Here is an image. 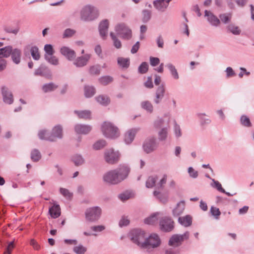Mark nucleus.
<instances>
[{
  "label": "nucleus",
  "mask_w": 254,
  "mask_h": 254,
  "mask_svg": "<svg viewBox=\"0 0 254 254\" xmlns=\"http://www.w3.org/2000/svg\"><path fill=\"white\" fill-rule=\"evenodd\" d=\"M168 176L167 174H164L162 178L158 183H156L158 180L157 175H153L148 177L146 182V187L147 188H152L155 187L156 190L153 192L155 196L158 198L163 203H165L167 201V198L163 196V194L159 190H163L165 184H166Z\"/></svg>",
  "instance_id": "obj_1"
},
{
  "label": "nucleus",
  "mask_w": 254,
  "mask_h": 254,
  "mask_svg": "<svg viewBox=\"0 0 254 254\" xmlns=\"http://www.w3.org/2000/svg\"><path fill=\"white\" fill-rule=\"evenodd\" d=\"M80 19L84 21H93L98 18L99 15L98 9L92 5L83 6L80 12Z\"/></svg>",
  "instance_id": "obj_2"
},
{
  "label": "nucleus",
  "mask_w": 254,
  "mask_h": 254,
  "mask_svg": "<svg viewBox=\"0 0 254 254\" xmlns=\"http://www.w3.org/2000/svg\"><path fill=\"white\" fill-rule=\"evenodd\" d=\"M161 244L159 237L156 234L147 236L145 241L141 245V249L145 250L148 253H151L154 249L158 248Z\"/></svg>",
  "instance_id": "obj_3"
},
{
  "label": "nucleus",
  "mask_w": 254,
  "mask_h": 254,
  "mask_svg": "<svg viewBox=\"0 0 254 254\" xmlns=\"http://www.w3.org/2000/svg\"><path fill=\"white\" fill-rule=\"evenodd\" d=\"M101 129L104 135L107 138L115 139L120 134L118 128L109 122H104Z\"/></svg>",
  "instance_id": "obj_4"
},
{
  "label": "nucleus",
  "mask_w": 254,
  "mask_h": 254,
  "mask_svg": "<svg viewBox=\"0 0 254 254\" xmlns=\"http://www.w3.org/2000/svg\"><path fill=\"white\" fill-rule=\"evenodd\" d=\"M46 133L44 131H39L38 136L41 140H45L51 142L56 141L57 138L61 139L63 137V128L60 125L56 126L52 129L50 136L44 137L42 134Z\"/></svg>",
  "instance_id": "obj_5"
},
{
  "label": "nucleus",
  "mask_w": 254,
  "mask_h": 254,
  "mask_svg": "<svg viewBox=\"0 0 254 254\" xmlns=\"http://www.w3.org/2000/svg\"><path fill=\"white\" fill-rule=\"evenodd\" d=\"M130 237L132 242L141 249V245L144 241H145L147 235L144 231L140 229H135L130 231Z\"/></svg>",
  "instance_id": "obj_6"
},
{
  "label": "nucleus",
  "mask_w": 254,
  "mask_h": 254,
  "mask_svg": "<svg viewBox=\"0 0 254 254\" xmlns=\"http://www.w3.org/2000/svg\"><path fill=\"white\" fill-rule=\"evenodd\" d=\"M117 34L122 39L129 40L131 38V30L125 23H118L115 27Z\"/></svg>",
  "instance_id": "obj_7"
},
{
  "label": "nucleus",
  "mask_w": 254,
  "mask_h": 254,
  "mask_svg": "<svg viewBox=\"0 0 254 254\" xmlns=\"http://www.w3.org/2000/svg\"><path fill=\"white\" fill-rule=\"evenodd\" d=\"M101 212L102 210L98 206L88 208L85 212V219L89 222H95L100 218Z\"/></svg>",
  "instance_id": "obj_8"
},
{
  "label": "nucleus",
  "mask_w": 254,
  "mask_h": 254,
  "mask_svg": "<svg viewBox=\"0 0 254 254\" xmlns=\"http://www.w3.org/2000/svg\"><path fill=\"white\" fill-rule=\"evenodd\" d=\"M158 146V143L156 138L154 136L147 137L144 141L142 148L144 151L147 153H150L157 149Z\"/></svg>",
  "instance_id": "obj_9"
},
{
  "label": "nucleus",
  "mask_w": 254,
  "mask_h": 254,
  "mask_svg": "<svg viewBox=\"0 0 254 254\" xmlns=\"http://www.w3.org/2000/svg\"><path fill=\"white\" fill-rule=\"evenodd\" d=\"M190 233L186 231L182 235L174 234L170 238L168 244L170 246L177 247L181 246L183 242L189 239Z\"/></svg>",
  "instance_id": "obj_10"
},
{
  "label": "nucleus",
  "mask_w": 254,
  "mask_h": 254,
  "mask_svg": "<svg viewBox=\"0 0 254 254\" xmlns=\"http://www.w3.org/2000/svg\"><path fill=\"white\" fill-rule=\"evenodd\" d=\"M104 157L107 163L113 164L118 162L120 154L118 151H115L113 148H110L105 151Z\"/></svg>",
  "instance_id": "obj_11"
},
{
  "label": "nucleus",
  "mask_w": 254,
  "mask_h": 254,
  "mask_svg": "<svg viewBox=\"0 0 254 254\" xmlns=\"http://www.w3.org/2000/svg\"><path fill=\"white\" fill-rule=\"evenodd\" d=\"M104 182L110 185H117L121 183L115 170L106 173L103 177Z\"/></svg>",
  "instance_id": "obj_12"
},
{
  "label": "nucleus",
  "mask_w": 254,
  "mask_h": 254,
  "mask_svg": "<svg viewBox=\"0 0 254 254\" xmlns=\"http://www.w3.org/2000/svg\"><path fill=\"white\" fill-rule=\"evenodd\" d=\"M114 170L121 182L127 178L130 171L129 166L126 164H121Z\"/></svg>",
  "instance_id": "obj_13"
},
{
  "label": "nucleus",
  "mask_w": 254,
  "mask_h": 254,
  "mask_svg": "<svg viewBox=\"0 0 254 254\" xmlns=\"http://www.w3.org/2000/svg\"><path fill=\"white\" fill-rule=\"evenodd\" d=\"M159 225L160 229L164 232H170L174 227V221L170 217H163L160 220Z\"/></svg>",
  "instance_id": "obj_14"
},
{
  "label": "nucleus",
  "mask_w": 254,
  "mask_h": 254,
  "mask_svg": "<svg viewBox=\"0 0 254 254\" xmlns=\"http://www.w3.org/2000/svg\"><path fill=\"white\" fill-rule=\"evenodd\" d=\"M1 92L3 102L7 104H11L13 102V95L8 87L5 86H1Z\"/></svg>",
  "instance_id": "obj_15"
},
{
  "label": "nucleus",
  "mask_w": 254,
  "mask_h": 254,
  "mask_svg": "<svg viewBox=\"0 0 254 254\" xmlns=\"http://www.w3.org/2000/svg\"><path fill=\"white\" fill-rule=\"evenodd\" d=\"M140 128H132L128 129L124 135V141L127 144H130L133 141L137 132Z\"/></svg>",
  "instance_id": "obj_16"
},
{
  "label": "nucleus",
  "mask_w": 254,
  "mask_h": 254,
  "mask_svg": "<svg viewBox=\"0 0 254 254\" xmlns=\"http://www.w3.org/2000/svg\"><path fill=\"white\" fill-rule=\"evenodd\" d=\"M35 75L41 76L47 78H50L52 76L50 69L46 65L41 64L34 72Z\"/></svg>",
  "instance_id": "obj_17"
},
{
  "label": "nucleus",
  "mask_w": 254,
  "mask_h": 254,
  "mask_svg": "<svg viewBox=\"0 0 254 254\" xmlns=\"http://www.w3.org/2000/svg\"><path fill=\"white\" fill-rule=\"evenodd\" d=\"M171 0H155L153 4L154 7L159 11L165 12L168 8Z\"/></svg>",
  "instance_id": "obj_18"
},
{
  "label": "nucleus",
  "mask_w": 254,
  "mask_h": 254,
  "mask_svg": "<svg viewBox=\"0 0 254 254\" xmlns=\"http://www.w3.org/2000/svg\"><path fill=\"white\" fill-rule=\"evenodd\" d=\"M91 58L90 54H85L77 57L73 62V64L77 67H82L87 65L88 62Z\"/></svg>",
  "instance_id": "obj_19"
},
{
  "label": "nucleus",
  "mask_w": 254,
  "mask_h": 254,
  "mask_svg": "<svg viewBox=\"0 0 254 254\" xmlns=\"http://www.w3.org/2000/svg\"><path fill=\"white\" fill-rule=\"evenodd\" d=\"M60 51L61 54L69 61H72L76 57L74 51L68 47L63 46L61 47Z\"/></svg>",
  "instance_id": "obj_20"
},
{
  "label": "nucleus",
  "mask_w": 254,
  "mask_h": 254,
  "mask_svg": "<svg viewBox=\"0 0 254 254\" xmlns=\"http://www.w3.org/2000/svg\"><path fill=\"white\" fill-rule=\"evenodd\" d=\"M11 59L12 62L15 64L20 63L22 57L21 50L17 48H12L11 54H10Z\"/></svg>",
  "instance_id": "obj_21"
},
{
  "label": "nucleus",
  "mask_w": 254,
  "mask_h": 254,
  "mask_svg": "<svg viewBox=\"0 0 254 254\" xmlns=\"http://www.w3.org/2000/svg\"><path fill=\"white\" fill-rule=\"evenodd\" d=\"M92 129V127L88 125L76 124L74 126V130L77 134H87Z\"/></svg>",
  "instance_id": "obj_22"
},
{
  "label": "nucleus",
  "mask_w": 254,
  "mask_h": 254,
  "mask_svg": "<svg viewBox=\"0 0 254 254\" xmlns=\"http://www.w3.org/2000/svg\"><path fill=\"white\" fill-rule=\"evenodd\" d=\"M165 88L163 84L159 85L155 93V97L154 99V102L155 104H159L162 99L163 98L165 94Z\"/></svg>",
  "instance_id": "obj_23"
},
{
  "label": "nucleus",
  "mask_w": 254,
  "mask_h": 254,
  "mask_svg": "<svg viewBox=\"0 0 254 254\" xmlns=\"http://www.w3.org/2000/svg\"><path fill=\"white\" fill-rule=\"evenodd\" d=\"M204 16L207 17L208 21L212 26H217L220 23L219 19L209 11L205 10L204 11Z\"/></svg>",
  "instance_id": "obj_24"
},
{
  "label": "nucleus",
  "mask_w": 254,
  "mask_h": 254,
  "mask_svg": "<svg viewBox=\"0 0 254 254\" xmlns=\"http://www.w3.org/2000/svg\"><path fill=\"white\" fill-rule=\"evenodd\" d=\"M109 28V21L107 19L102 20L99 25V31L100 36L104 39L107 34Z\"/></svg>",
  "instance_id": "obj_25"
},
{
  "label": "nucleus",
  "mask_w": 254,
  "mask_h": 254,
  "mask_svg": "<svg viewBox=\"0 0 254 254\" xmlns=\"http://www.w3.org/2000/svg\"><path fill=\"white\" fill-rule=\"evenodd\" d=\"M178 222L184 227H188L190 226L192 224V217L190 215H187L183 217H179Z\"/></svg>",
  "instance_id": "obj_26"
},
{
  "label": "nucleus",
  "mask_w": 254,
  "mask_h": 254,
  "mask_svg": "<svg viewBox=\"0 0 254 254\" xmlns=\"http://www.w3.org/2000/svg\"><path fill=\"white\" fill-rule=\"evenodd\" d=\"M185 207V204L184 202L180 201L179 202L177 206L173 210V215L175 217L179 216L181 215L184 210Z\"/></svg>",
  "instance_id": "obj_27"
},
{
  "label": "nucleus",
  "mask_w": 254,
  "mask_h": 254,
  "mask_svg": "<svg viewBox=\"0 0 254 254\" xmlns=\"http://www.w3.org/2000/svg\"><path fill=\"white\" fill-rule=\"evenodd\" d=\"M49 212L52 218H56L61 215V208L59 205H56L50 208Z\"/></svg>",
  "instance_id": "obj_28"
},
{
  "label": "nucleus",
  "mask_w": 254,
  "mask_h": 254,
  "mask_svg": "<svg viewBox=\"0 0 254 254\" xmlns=\"http://www.w3.org/2000/svg\"><path fill=\"white\" fill-rule=\"evenodd\" d=\"M12 47L11 46H5L0 48V57L1 58H7L11 54Z\"/></svg>",
  "instance_id": "obj_29"
},
{
  "label": "nucleus",
  "mask_w": 254,
  "mask_h": 254,
  "mask_svg": "<svg viewBox=\"0 0 254 254\" xmlns=\"http://www.w3.org/2000/svg\"><path fill=\"white\" fill-rule=\"evenodd\" d=\"M101 67L100 64H96L89 67V73L92 76H98L101 73Z\"/></svg>",
  "instance_id": "obj_30"
},
{
  "label": "nucleus",
  "mask_w": 254,
  "mask_h": 254,
  "mask_svg": "<svg viewBox=\"0 0 254 254\" xmlns=\"http://www.w3.org/2000/svg\"><path fill=\"white\" fill-rule=\"evenodd\" d=\"M96 100L103 106H107L110 102V98L106 95H101L96 97Z\"/></svg>",
  "instance_id": "obj_31"
},
{
  "label": "nucleus",
  "mask_w": 254,
  "mask_h": 254,
  "mask_svg": "<svg viewBox=\"0 0 254 254\" xmlns=\"http://www.w3.org/2000/svg\"><path fill=\"white\" fill-rule=\"evenodd\" d=\"M160 214L159 212H156L150 217L144 219V223L146 224L153 225L157 222L158 216Z\"/></svg>",
  "instance_id": "obj_32"
},
{
  "label": "nucleus",
  "mask_w": 254,
  "mask_h": 254,
  "mask_svg": "<svg viewBox=\"0 0 254 254\" xmlns=\"http://www.w3.org/2000/svg\"><path fill=\"white\" fill-rule=\"evenodd\" d=\"M58 87V85L53 82L45 84L42 86V90L45 93L53 91Z\"/></svg>",
  "instance_id": "obj_33"
},
{
  "label": "nucleus",
  "mask_w": 254,
  "mask_h": 254,
  "mask_svg": "<svg viewBox=\"0 0 254 254\" xmlns=\"http://www.w3.org/2000/svg\"><path fill=\"white\" fill-rule=\"evenodd\" d=\"M30 53L33 60L38 61L41 58L39 48L36 46H32L30 48Z\"/></svg>",
  "instance_id": "obj_34"
},
{
  "label": "nucleus",
  "mask_w": 254,
  "mask_h": 254,
  "mask_svg": "<svg viewBox=\"0 0 254 254\" xmlns=\"http://www.w3.org/2000/svg\"><path fill=\"white\" fill-rule=\"evenodd\" d=\"M99 83L104 86L107 85L113 81V77L110 75L102 76L98 79Z\"/></svg>",
  "instance_id": "obj_35"
},
{
  "label": "nucleus",
  "mask_w": 254,
  "mask_h": 254,
  "mask_svg": "<svg viewBox=\"0 0 254 254\" xmlns=\"http://www.w3.org/2000/svg\"><path fill=\"white\" fill-rule=\"evenodd\" d=\"M118 64L123 68H127L129 65V59L119 57L117 59Z\"/></svg>",
  "instance_id": "obj_36"
},
{
  "label": "nucleus",
  "mask_w": 254,
  "mask_h": 254,
  "mask_svg": "<svg viewBox=\"0 0 254 254\" xmlns=\"http://www.w3.org/2000/svg\"><path fill=\"white\" fill-rule=\"evenodd\" d=\"M227 29L228 32L235 35H240L241 32L239 27L233 24L228 25L227 26Z\"/></svg>",
  "instance_id": "obj_37"
},
{
  "label": "nucleus",
  "mask_w": 254,
  "mask_h": 254,
  "mask_svg": "<svg viewBox=\"0 0 254 254\" xmlns=\"http://www.w3.org/2000/svg\"><path fill=\"white\" fill-rule=\"evenodd\" d=\"M74 113L76 114L79 118L87 119H90L91 116V112L88 110L84 111H74Z\"/></svg>",
  "instance_id": "obj_38"
},
{
  "label": "nucleus",
  "mask_w": 254,
  "mask_h": 254,
  "mask_svg": "<svg viewBox=\"0 0 254 254\" xmlns=\"http://www.w3.org/2000/svg\"><path fill=\"white\" fill-rule=\"evenodd\" d=\"M110 35L113 41L114 46L118 49H121L122 46L121 41L117 37L113 32H111L110 33Z\"/></svg>",
  "instance_id": "obj_39"
},
{
  "label": "nucleus",
  "mask_w": 254,
  "mask_h": 254,
  "mask_svg": "<svg viewBox=\"0 0 254 254\" xmlns=\"http://www.w3.org/2000/svg\"><path fill=\"white\" fill-rule=\"evenodd\" d=\"M141 107L147 112L151 113L153 111V106L151 103L148 101H144L141 103Z\"/></svg>",
  "instance_id": "obj_40"
},
{
  "label": "nucleus",
  "mask_w": 254,
  "mask_h": 254,
  "mask_svg": "<svg viewBox=\"0 0 254 254\" xmlns=\"http://www.w3.org/2000/svg\"><path fill=\"white\" fill-rule=\"evenodd\" d=\"M219 17L220 21L224 24H228L231 21L232 14L231 13H225L220 14Z\"/></svg>",
  "instance_id": "obj_41"
},
{
  "label": "nucleus",
  "mask_w": 254,
  "mask_h": 254,
  "mask_svg": "<svg viewBox=\"0 0 254 254\" xmlns=\"http://www.w3.org/2000/svg\"><path fill=\"white\" fill-rule=\"evenodd\" d=\"M44 58L47 62L52 65H58L59 64V59L54 55H52V56H45Z\"/></svg>",
  "instance_id": "obj_42"
},
{
  "label": "nucleus",
  "mask_w": 254,
  "mask_h": 254,
  "mask_svg": "<svg viewBox=\"0 0 254 254\" xmlns=\"http://www.w3.org/2000/svg\"><path fill=\"white\" fill-rule=\"evenodd\" d=\"M84 94L86 97H91L95 94V88L92 86H85L84 87Z\"/></svg>",
  "instance_id": "obj_43"
},
{
  "label": "nucleus",
  "mask_w": 254,
  "mask_h": 254,
  "mask_svg": "<svg viewBox=\"0 0 254 254\" xmlns=\"http://www.w3.org/2000/svg\"><path fill=\"white\" fill-rule=\"evenodd\" d=\"M134 197V193L131 191H125L119 195V198L123 201L128 200V199Z\"/></svg>",
  "instance_id": "obj_44"
},
{
  "label": "nucleus",
  "mask_w": 254,
  "mask_h": 254,
  "mask_svg": "<svg viewBox=\"0 0 254 254\" xmlns=\"http://www.w3.org/2000/svg\"><path fill=\"white\" fill-rule=\"evenodd\" d=\"M73 251L76 254H85L87 251V248L82 245L79 244L73 248Z\"/></svg>",
  "instance_id": "obj_45"
},
{
  "label": "nucleus",
  "mask_w": 254,
  "mask_h": 254,
  "mask_svg": "<svg viewBox=\"0 0 254 254\" xmlns=\"http://www.w3.org/2000/svg\"><path fill=\"white\" fill-rule=\"evenodd\" d=\"M41 158V155L40 151L37 149H34L31 153V158L34 162L38 161Z\"/></svg>",
  "instance_id": "obj_46"
},
{
  "label": "nucleus",
  "mask_w": 254,
  "mask_h": 254,
  "mask_svg": "<svg viewBox=\"0 0 254 254\" xmlns=\"http://www.w3.org/2000/svg\"><path fill=\"white\" fill-rule=\"evenodd\" d=\"M72 160L75 166H80L84 163V160L80 155H75L72 158Z\"/></svg>",
  "instance_id": "obj_47"
},
{
  "label": "nucleus",
  "mask_w": 254,
  "mask_h": 254,
  "mask_svg": "<svg viewBox=\"0 0 254 254\" xmlns=\"http://www.w3.org/2000/svg\"><path fill=\"white\" fill-rule=\"evenodd\" d=\"M240 122L242 126L249 127H252V123L250 119L246 115H242L240 118Z\"/></svg>",
  "instance_id": "obj_48"
},
{
  "label": "nucleus",
  "mask_w": 254,
  "mask_h": 254,
  "mask_svg": "<svg viewBox=\"0 0 254 254\" xmlns=\"http://www.w3.org/2000/svg\"><path fill=\"white\" fill-rule=\"evenodd\" d=\"M168 134V130L166 127L162 128L158 132V138L160 141H164L166 139Z\"/></svg>",
  "instance_id": "obj_49"
},
{
  "label": "nucleus",
  "mask_w": 254,
  "mask_h": 254,
  "mask_svg": "<svg viewBox=\"0 0 254 254\" xmlns=\"http://www.w3.org/2000/svg\"><path fill=\"white\" fill-rule=\"evenodd\" d=\"M45 56H52L54 54L55 51L53 46L51 44H46L44 46Z\"/></svg>",
  "instance_id": "obj_50"
},
{
  "label": "nucleus",
  "mask_w": 254,
  "mask_h": 254,
  "mask_svg": "<svg viewBox=\"0 0 254 254\" xmlns=\"http://www.w3.org/2000/svg\"><path fill=\"white\" fill-rule=\"evenodd\" d=\"M212 183L211 184V186L213 188H216L218 191L221 192H225V190L222 188L221 184L217 181L214 179H211Z\"/></svg>",
  "instance_id": "obj_51"
},
{
  "label": "nucleus",
  "mask_w": 254,
  "mask_h": 254,
  "mask_svg": "<svg viewBox=\"0 0 254 254\" xmlns=\"http://www.w3.org/2000/svg\"><path fill=\"white\" fill-rule=\"evenodd\" d=\"M210 212L215 219L218 220L219 219L221 212L219 208L214 206H211L210 210Z\"/></svg>",
  "instance_id": "obj_52"
},
{
  "label": "nucleus",
  "mask_w": 254,
  "mask_h": 254,
  "mask_svg": "<svg viewBox=\"0 0 254 254\" xmlns=\"http://www.w3.org/2000/svg\"><path fill=\"white\" fill-rule=\"evenodd\" d=\"M206 114L205 113H197V117L200 121L201 125L208 124L210 123L211 120L205 118Z\"/></svg>",
  "instance_id": "obj_53"
},
{
  "label": "nucleus",
  "mask_w": 254,
  "mask_h": 254,
  "mask_svg": "<svg viewBox=\"0 0 254 254\" xmlns=\"http://www.w3.org/2000/svg\"><path fill=\"white\" fill-rule=\"evenodd\" d=\"M106 145V142L104 139H101L96 142L93 145V148L95 150H99Z\"/></svg>",
  "instance_id": "obj_54"
},
{
  "label": "nucleus",
  "mask_w": 254,
  "mask_h": 254,
  "mask_svg": "<svg viewBox=\"0 0 254 254\" xmlns=\"http://www.w3.org/2000/svg\"><path fill=\"white\" fill-rule=\"evenodd\" d=\"M3 30L7 33L12 34L16 35L19 31V28L16 27L14 29H12L7 26H3Z\"/></svg>",
  "instance_id": "obj_55"
},
{
  "label": "nucleus",
  "mask_w": 254,
  "mask_h": 254,
  "mask_svg": "<svg viewBox=\"0 0 254 254\" xmlns=\"http://www.w3.org/2000/svg\"><path fill=\"white\" fill-rule=\"evenodd\" d=\"M148 69V64L146 62H143L139 66L138 68V72L141 74L145 73Z\"/></svg>",
  "instance_id": "obj_56"
},
{
  "label": "nucleus",
  "mask_w": 254,
  "mask_h": 254,
  "mask_svg": "<svg viewBox=\"0 0 254 254\" xmlns=\"http://www.w3.org/2000/svg\"><path fill=\"white\" fill-rule=\"evenodd\" d=\"M76 31L70 28H67L66 29L63 33V38H67L72 37L73 35H74Z\"/></svg>",
  "instance_id": "obj_57"
},
{
  "label": "nucleus",
  "mask_w": 254,
  "mask_h": 254,
  "mask_svg": "<svg viewBox=\"0 0 254 254\" xmlns=\"http://www.w3.org/2000/svg\"><path fill=\"white\" fill-rule=\"evenodd\" d=\"M60 193L66 198L70 199L72 196V193L70 192L67 189L61 188Z\"/></svg>",
  "instance_id": "obj_58"
},
{
  "label": "nucleus",
  "mask_w": 254,
  "mask_h": 254,
  "mask_svg": "<svg viewBox=\"0 0 254 254\" xmlns=\"http://www.w3.org/2000/svg\"><path fill=\"white\" fill-rule=\"evenodd\" d=\"M142 21L144 23L148 22L151 18V11L148 10H144L142 11Z\"/></svg>",
  "instance_id": "obj_59"
},
{
  "label": "nucleus",
  "mask_w": 254,
  "mask_h": 254,
  "mask_svg": "<svg viewBox=\"0 0 254 254\" xmlns=\"http://www.w3.org/2000/svg\"><path fill=\"white\" fill-rule=\"evenodd\" d=\"M174 130L176 137L178 138L182 136V131L180 127L176 122L174 125Z\"/></svg>",
  "instance_id": "obj_60"
},
{
  "label": "nucleus",
  "mask_w": 254,
  "mask_h": 254,
  "mask_svg": "<svg viewBox=\"0 0 254 254\" xmlns=\"http://www.w3.org/2000/svg\"><path fill=\"white\" fill-rule=\"evenodd\" d=\"M129 223V220L127 216H123L119 222V226L121 227L126 226Z\"/></svg>",
  "instance_id": "obj_61"
},
{
  "label": "nucleus",
  "mask_w": 254,
  "mask_h": 254,
  "mask_svg": "<svg viewBox=\"0 0 254 254\" xmlns=\"http://www.w3.org/2000/svg\"><path fill=\"white\" fill-rule=\"evenodd\" d=\"M188 173L190 176L192 178H196L198 175V172L194 170L191 167H190L188 168Z\"/></svg>",
  "instance_id": "obj_62"
},
{
  "label": "nucleus",
  "mask_w": 254,
  "mask_h": 254,
  "mask_svg": "<svg viewBox=\"0 0 254 254\" xmlns=\"http://www.w3.org/2000/svg\"><path fill=\"white\" fill-rule=\"evenodd\" d=\"M226 77L229 78L234 76L236 73L231 67H227L225 70Z\"/></svg>",
  "instance_id": "obj_63"
},
{
  "label": "nucleus",
  "mask_w": 254,
  "mask_h": 254,
  "mask_svg": "<svg viewBox=\"0 0 254 254\" xmlns=\"http://www.w3.org/2000/svg\"><path fill=\"white\" fill-rule=\"evenodd\" d=\"M150 65L152 66H155L160 63V60L158 58L150 57L149 58Z\"/></svg>",
  "instance_id": "obj_64"
}]
</instances>
